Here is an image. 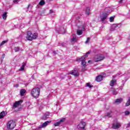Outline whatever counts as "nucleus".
I'll return each instance as SVG.
<instances>
[{
  "label": "nucleus",
  "instance_id": "obj_41",
  "mask_svg": "<svg viewBox=\"0 0 130 130\" xmlns=\"http://www.w3.org/2000/svg\"><path fill=\"white\" fill-rule=\"evenodd\" d=\"M123 0H120L119 2V4H121V3H122V1H123Z\"/></svg>",
  "mask_w": 130,
  "mask_h": 130
},
{
  "label": "nucleus",
  "instance_id": "obj_17",
  "mask_svg": "<svg viewBox=\"0 0 130 130\" xmlns=\"http://www.w3.org/2000/svg\"><path fill=\"white\" fill-rule=\"evenodd\" d=\"M25 67H26V63L23 62V63H22V65L20 69H19V71H20V72H22V71H24V69H25Z\"/></svg>",
  "mask_w": 130,
  "mask_h": 130
},
{
  "label": "nucleus",
  "instance_id": "obj_3",
  "mask_svg": "<svg viewBox=\"0 0 130 130\" xmlns=\"http://www.w3.org/2000/svg\"><path fill=\"white\" fill-rule=\"evenodd\" d=\"M105 58V56H104L103 54H98L96 55L93 57V61L95 62H98V61H101V60H103Z\"/></svg>",
  "mask_w": 130,
  "mask_h": 130
},
{
  "label": "nucleus",
  "instance_id": "obj_16",
  "mask_svg": "<svg viewBox=\"0 0 130 130\" xmlns=\"http://www.w3.org/2000/svg\"><path fill=\"white\" fill-rule=\"evenodd\" d=\"M73 38L71 39V42L75 43V42H77V38L76 37V35H73Z\"/></svg>",
  "mask_w": 130,
  "mask_h": 130
},
{
  "label": "nucleus",
  "instance_id": "obj_14",
  "mask_svg": "<svg viewBox=\"0 0 130 130\" xmlns=\"http://www.w3.org/2000/svg\"><path fill=\"white\" fill-rule=\"evenodd\" d=\"M103 76L102 75H99L98 77H96L95 80L97 82H101V81H102V80H103Z\"/></svg>",
  "mask_w": 130,
  "mask_h": 130
},
{
  "label": "nucleus",
  "instance_id": "obj_9",
  "mask_svg": "<svg viewBox=\"0 0 130 130\" xmlns=\"http://www.w3.org/2000/svg\"><path fill=\"white\" fill-rule=\"evenodd\" d=\"M121 126V125L120 124V123H118L117 122H115L114 123H113V125H112V127L115 129L119 128V127Z\"/></svg>",
  "mask_w": 130,
  "mask_h": 130
},
{
  "label": "nucleus",
  "instance_id": "obj_28",
  "mask_svg": "<svg viewBox=\"0 0 130 130\" xmlns=\"http://www.w3.org/2000/svg\"><path fill=\"white\" fill-rule=\"evenodd\" d=\"M14 50H15V52H18V51H19V50H20V48L19 47H15L14 48Z\"/></svg>",
  "mask_w": 130,
  "mask_h": 130
},
{
  "label": "nucleus",
  "instance_id": "obj_21",
  "mask_svg": "<svg viewBox=\"0 0 130 130\" xmlns=\"http://www.w3.org/2000/svg\"><path fill=\"white\" fill-rule=\"evenodd\" d=\"M115 83H116V80H113L111 81L110 85V86H114V84H115Z\"/></svg>",
  "mask_w": 130,
  "mask_h": 130
},
{
  "label": "nucleus",
  "instance_id": "obj_6",
  "mask_svg": "<svg viewBox=\"0 0 130 130\" xmlns=\"http://www.w3.org/2000/svg\"><path fill=\"white\" fill-rule=\"evenodd\" d=\"M69 75H73L75 76V77H78L79 76V71L77 69H75L74 70L70 71L69 73Z\"/></svg>",
  "mask_w": 130,
  "mask_h": 130
},
{
  "label": "nucleus",
  "instance_id": "obj_22",
  "mask_svg": "<svg viewBox=\"0 0 130 130\" xmlns=\"http://www.w3.org/2000/svg\"><path fill=\"white\" fill-rule=\"evenodd\" d=\"M24 93H26V90L22 89L20 90V95H21V96H24Z\"/></svg>",
  "mask_w": 130,
  "mask_h": 130
},
{
  "label": "nucleus",
  "instance_id": "obj_40",
  "mask_svg": "<svg viewBox=\"0 0 130 130\" xmlns=\"http://www.w3.org/2000/svg\"><path fill=\"white\" fill-rule=\"evenodd\" d=\"M114 95H117V92H116V91H114Z\"/></svg>",
  "mask_w": 130,
  "mask_h": 130
},
{
  "label": "nucleus",
  "instance_id": "obj_31",
  "mask_svg": "<svg viewBox=\"0 0 130 130\" xmlns=\"http://www.w3.org/2000/svg\"><path fill=\"white\" fill-rule=\"evenodd\" d=\"M59 124H60V122H57L56 123H54L55 126H59Z\"/></svg>",
  "mask_w": 130,
  "mask_h": 130
},
{
  "label": "nucleus",
  "instance_id": "obj_30",
  "mask_svg": "<svg viewBox=\"0 0 130 130\" xmlns=\"http://www.w3.org/2000/svg\"><path fill=\"white\" fill-rule=\"evenodd\" d=\"M47 118H48V117H47V116L45 114L42 117V119L44 120L47 119Z\"/></svg>",
  "mask_w": 130,
  "mask_h": 130
},
{
  "label": "nucleus",
  "instance_id": "obj_25",
  "mask_svg": "<svg viewBox=\"0 0 130 130\" xmlns=\"http://www.w3.org/2000/svg\"><path fill=\"white\" fill-rule=\"evenodd\" d=\"M115 16H112L110 17L109 21L110 22H113L114 21V18Z\"/></svg>",
  "mask_w": 130,
  "mask_h": 130
},
{
  "label": "nucleus",
  "instance_id": "obj_33",
  "mask_svg": "<svg viewBox=\"0 0 130 130\" xmlns=\"http://www.w3.org/2000/svg\"><path fill=\"white\" fill-rule=\"evenodd\" d=\"M65 120H66V118H62L60 120L59 122H60V123L61 122H63V121H64Z\"/></svg>",
  "mask_w": 130,
  "mask_h": 130
},
{
  "label": "nucleus",
  "instance_id": "obj_12",
  "mask_svg": "<svg viewBox=\"0 0 130 130\" xmlns=\"http://www.w3.org/2000/svg\"><path fill=\"white\" fill-rule=\"evenodd\" d=\"M81 64L82 65V72H85V71H86V67L87 66L86 65V61H85V60L81 61Z\"/></svg>",
  "mask_w": 130,
  "mask_h": 130
},
{
  "label": "nucleus",
  "instance_id": "obj_39",
  "mask_svg": "<svg viewBox=\"0 0 130 130\" xmlns=\"http://www.w3.org/2000/svg\"><path fill=\"white\" fill-rule=\"evenodd\" d=\"M47 117H48V116L49 115V113L47 112L46 114H45Z\"/></svg>",
  "mask_w": 130,
  "mask_h": 130
},
{
  "label": "nucleus",
  "instance_id": "obj_38",
  "mask_svg": "<svg viewBox=\"0 0 130 130\" xmlns=\"http://www.w3.org/2000/svg\"><path fill=\"white\" fill-rule=\"evenodd\" d=\"M126 127H130V122L127 124Z\"/></svg>",
  "mask_w": 130,
  "mask_h": 130
},
{
  "label": "nucleus",
  "instance_id": "obj_4",
  "mask_svg": "<svg viewBox=\"0 0 130 130\" xmlns=\"http://www.w3.org/2000/svg\"><path fill=\"white\" fill-rule=\"evenodd\" d=\"M16 126V122L14 120H10L7 123L8 129H14Z\"/></svg>",
  "mask_w": 130,
  "mask_h": 130
},
{
  "label": "nucleus",
  "instance_id": "obj_1",
  "mask_svg": "<svg viewBox=\"0 0 130 130\" xmlns=\"http://www.w3.org/2000/svg\"><path fill=\"white\" fill-rule=\"evenodd\" d=\"M38 37V34L37 33L32 34L31 31H28L27 32V36L26 38L27 40H29L30 41L33 40V39H36Z\"/></svg>",
  "mask_w": 130,
  "mask_h": 130
},
{
  "label": "nucleus",
  "instance_id": "obj_37",
  "mask_svg": "<svg viewBox=\"0 0 130 130\" xmlns=\"http://www.w3.org/2000/svg\"><path fill=\"white\" fill-rule=\"evenodd\" d=\"M18 2V0H14L13 3H14V4H17Z\"/></svg>",
  "mask_w": 130,
  "mask_h": 130
},
{
  "label": "nucleus",
  "instance_id": "obj_5",
  "mask_svg": "<svg viewBox=\"0 0 130 130\" xmlns=\"http://www.w3.org/2000/svg\"><path fill=\"white\" fill-rule=\"evenodd\" d=\"M110 14V11L109 12H105L101 15V21H105L108 17V15Z\"/></svg>",
  "mask_w": 130,
  "mask_h": 130
},
{
  "label": "nucleus",
  "instance_id": "obj_8",
  "mask_svg": "<svg viewBox=\"0 0 130 130\" xmlns=\"http://www.w3.org/2000/svg\"><path fill=\"white\" fill-rule=\"evenodd\" d=\"M51 123V121H47L45 122L39 126V129H40V128H44V127H46V126H47V125H48V124Z\"/></svg>",
  "mask_w": 130,
  "mask_h": 130
},
{
  "label": "nucleus",
  "instance_id": "obj_36",
  "mask_svg": "<svg viewBox=\"0 0 130 130\" xmlns=\"http://www.w3.org/2000/svg\"><path fill=\"white\" fill-rule=\"evenodd\" d=\"M106 116H107V117H111V114L110 113H108Z\"/></svg>",
  "mask_w": 130,
  "mask_h": 130
},
{
  "label": "nucleus",
  "instance_id": "obj_15",
  "mask_svg": "<svg viewBox=\"0 0 130 130\" xmlns=\"http://www.w3.org/2000/svg\"><path fill=\"white\" fill-rule=\"evenodd\" d=\"M122 98L116 99L114 102L115 104H120L122 102Z\"/></svg>",
  "mask_w": 130,
  "mask_h": 130
},
{
  "label": "nucleus",
  "instance_id": "obj_32",
  "mask_svg": "<svg viewBox=\"0 0 130 130\" xmlns=\"http://www.w3.org/2000/svg\"><path fill=\"white\" fill-rule=\"evenodd\" d=\"M90 42V38H87L86 41H85V44H88V43Z\"/></svg>",
  "mask_w": 130,
  "mask_h": 130
},
{
  "label": "nucleus",
  "instance_id": "obj_7",
  "mask_svg": "<svg viewBox=\"0 0 130 130\" xmlns=\"http://www.w3.org/2000/svg\"><path fill=\"white\" fill-rule=\"evenodd\" d=\"M86 122L81 121L77 126V128L79 129H85Z\"/></svg>",
  "mask_w": 130,
  "mask_h": 130
},
{
  "label": "nucleus",
  "instance_id": "obj_26",
  "mask_svg": "<svg viewBox=\"0 0 130 130\" xmlns=\"http://www.w3.org/2000/svg\"><path fill=\"white\" fill-rule=\"evenodd\" d=\"M129 105H130V97L125 104L126 106H129Z\"/></svg>",
  "mask_w": 130,
  "mask_h": 130
},
{
  "label": "nucleus",
  "instance_id": "obj_18",
  "mask_svg": "<svg viewBox=\"0 0 130 130\" xmlns=\"http://www.w3.org/2000/svg\"><path fill=\"white\" fill-rule=\"evenodd\" d=\"M8 14V12H5L3 15H2V18L4 19V20H7V15Z\"/></svg>",
  "mask_w": 130,
  "mask_h": 130
},
{
  "label": "nucleus",
  "instance_id": "obj_44",
  "mask_svg": "<svg viewBox=\"0 0 130 130\" xmlns=\"http://www.w3.org/2000/svg\"><path fill=\"white\" fill-rule=\"evenodd\" d=\"M19 86V84H16V85H15V87H18Z\"/></svg>",
  "mask_w": 130,
  "mask_h": 130
},
{
  "label": "nucleus",
  "instance_id": "obj_42",
  "mask_svg": "<svg viewBox=\"0 0 130 130\" xmlns=\"http://www.w3.org/2000/svg\"><path fill=\"white\" fill-rule=\"evenodd\" d=\"M88 63H92V61L91 60H89Z\"/></svg>",
  "mask_w": 130,
  "mask_h": 130
},
{
  "label": "nucleus",
  "instance_id": "obj_48",
  "mask_svg": "<svg viewBox=\"0 0 130 130\" xmlns=\"http://www.w3.org/2000/svg\"><path fill=\"white\" fill-rule=\"evenodd\" d=\"M83 30H85V27H83Z\"/></svg>",
  "mask_w": 130,
  "mask_h": 130
},
{
  "label": "nucleus",
  "instance_id": "obj_13",
  "mask_svg": "<svg viewBox=\"0 0 130 130\" xmlns=\"http://www.w3.org/2000/svg\"><path fill=\"white\" fill-rule=\"evenodd\" d=\"M22 102H23V101H18L17 102H15V103H14L13 107H15V108L18 107V106H19V105H21V104H22Z\"/></svg>",
  "mask_w": 130,
  "mask_h": 130
},
{
  "label": "nucleus",
  "instance_id": "obj_19",
  "mask_svg": "<svg viewBox=\"0 0 130 130\" xmlns=\"http://www.w3.org/2000/svg\"><path fill=\"white\" fill-rule=\"evenodd\" d=\"M6 116V112L3 111L0 113V118H4V117Z\"/></svg>",
  "mask_w": 130,
  "mask_h": 130
},
{
  "label": "nucleus",
  "instance_id": "obj_35",
  "mask_svg": "<svg viewBox=\"0 0 130 130\" xmlns=\"http://www.w3.org/2000/svg\"><path fill=\"white\" fill-rule=\"evenodd\" d=\"M129 113H130V112H129V111H125V115H129Z\"/></svg>",
  "mask_w": 130,
  "mask_h": 130
},
{
  "label": "nucleus",
  "instance_id": "obj_27",
  "mask_svg": "<svg viewBox=\"0 0 130 130\" xmlns=\"http://www.w3.org/2000/svg\"><path fill=\"white\" fill-rule=\"evenodd\" d=\"M8 42V41H3L0 44V46H3V45L6 44Z\"/></svg>",
  "mask_w": 130,
  "mask_h": 130
},
{
  "label": "nucleus",
  "instance_id": "obj_45",
  "mask_svg": "<svg viewBox=\"0 0 130 130\" xmlns=\"http://www.w3.org/2000/svg\"><path fill=\"white\" fill-rule=\"evenodd\" d=\"M2 57H3V58H5V55H3Z\"/></svg>",
  "mask_w": 130,
  "mask_h": 130
},
{
  "label": "nucleus",
  "instance_id": "obj_24",
  "mask_svg": "<svg viewBox=\"0 0 130 130\" xmlns=\"http://www.w3.org/2000/svg\"><path fill=\"white\" fill-rule=\"evenodd\" d=\"M45 2L43 0L41 1L39 3V5H40V6H43V5H45Z\"/></svg>",
  "mask_w": 130,
  "mask_h": 130
},
{
  "label": "nucleus",
  "instance_id": "obj_43",
  "mask_svg": "<svg viewBox=\"0 0 130 130\" xmlns=\"http://www.w3.org/2000/svg\"><path fill=\"white\" fill-rule=\"evenodd\" d=\"M30 6H31V5H30V4H29V5H28L27 9H29V8H30Z\"/></svg>",
  "mask_w": 130,
  "mask_h": 130
},
{
  "label": "nucleus",
  "instance_id": "obj_23",
  "mask_svg": "<svg viewBox=\"0 0 130 130\" xmlns=\"http://www.w3.org/2000/svg\"><path fill=\"white\" fill-rule=\"evenodd\" d=\"M77 34L78 35H82V34H83V31L82 30L78 29L77 31Z\"/></svg>",
  "mask_w": 130,
  "mask_h": 130
},
{
  "label": "nucleus",
  "instance_id": "obj_10",
  "mask_svg": "<svg viewBox=\"0 0 130 130\" xmlns=\"http://www.w3.org/2000/svg\"><path fill=\"white\" fill-rule=\"evenodd\" d=\"M90 53H91V51H89L88 52H87V53H86V54L85 56H82L81 57H80L79 58L77 59V61H83V60H84V59H85V58L87 57V56H88V55H87V54H90Z\"/></svg>",
  "mask_w": 130,
  "mask_h": 130
},
{
  "label": "nucleus",
  "instance_id": "obj_34",
  "mask_svg": "<svg viewBox=\"0 0 130 130\" xmlns=\"http://www.w3.org/2000/svg\"><path fill=\"white\" fill-rule=\"evenodd\" d=\"M86 86L89 88H92V86H91V84H90V83H86Z\"/></svg>",
  "mask_w": 130,
  "mask_h": 130
},
{
  "label": "nucleus",
  "instance_id": "obj_46",
  "mask_svg": "<svg viewBox=\"0 0 130 130\" xmlns=\"http://www.w3.org/2000/svg\"><path fill=\"white\" fill-rule=\"evenodd\" d=\"M50 13H52V10H50Z\"/></svg>",
  "mask_w": 130,
  "mask_h": 130
},
{
  "label": "nucleus",
  "instance_id": "obj_29",
  "mask_svg": "<svg viewBox=\"0 0 130 130\" xmlns=\"http://www.w3.org/2000/svg\"><path fill=\"white\" fill-rule=\"evenodd\" d=\"M61 30H63V28H62V27H61L60 28V30H58L57 29H56V30L58 32H59V33H60L61 34H63L64 32H61Z\"/></svg>",
  "mask_w": 130,
  "mask_h": 130
},
{
  "label": "nucleus",
  "instance_id": "obj_47",
  "mask_svg": "<svg viewBox=\"0 0 130 130\" xmlns=\"http://www.w3.org/2000/svg\"><path fill=\"white\" fill-rule=\"evenodd\" d=\"M32 130H37V129H32Z\"/></svg>",
  "mask_w": 130,
  "mask_h": 130
},
{
  "label": "nucleus",
  "instance_id": "obj_2",
  "mask_svg": "<svg viewBox=\"0 0 130 130\" xmlns=\"http://www.w3.org/2000/svg\"><path fill=\"white\" fill-rule=\"evenodd\" d=\"M30 94L34 98H38L40 94V88L38 87L33 88L31 91Z\"/></svg>",
  "mask_w": 130,
  "mask_h": 130
},
{
  "label": "nucleus",
  "instance_id": "obj_11",
  "mask_svg": "<svg viewBox=\"0 0 130 130\" xmlns=\"http://www.w3.org/2000/svg\"><path fill=\"white\" fill-rule=\"evenodd\" d=\"M120 27L119 24H114L112 25L111 28L112 30H117V29H119Z\"/></svg>",
  "mask_w": 130,
  "mask_h": 130
},
{
  "label": "nucleus",
  "instance_id": "obj_20",
  "mask_svg": "<svg viewBox=\"0 0 130 130\" xmlns=\"http://www.w3.org/2000/svg\"><path fill=\"white\" fill-rule=\"evenodd\" d=\"M86 15H90V7H87L85 11Z\"/></svg>",
  "mask_w": 130,
  "mask_h": 130
}]
</instances>
